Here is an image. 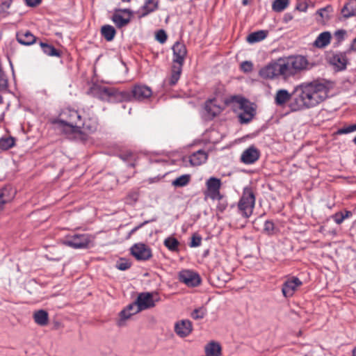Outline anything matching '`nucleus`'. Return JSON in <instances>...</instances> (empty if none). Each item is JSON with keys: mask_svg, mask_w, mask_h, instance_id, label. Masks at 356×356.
<instances>
[{"mask_svg": "<svg viewBox=\"0 0 356 356\" xmlns=\"http://www.w3.org/2000/svg\"><path fill=\"white\" fill-rule=\"evenodd\" d=\"M330 87L323 80L304 82L296 86L289 93L286 89L278 90L275 96V103L279 106L287 102L292 111H303L318 106L328 97Z\"/></svg>", "mask_w": 356, "mask_h": 356, "instance_id": "obj_1", "label": "nucleus"}, {"mask_svg": "<svg viewBox=\"0 0 356 356\" xmlns=\"http://www.w3.org/2000/svg\"><path fill=\"white\" fill-rule=\"evenodd\" d=\"M307 58L302 55L280 57L261 67L259 75L264 79L288 80L312 67Z\"/></svg>", "mask_w": 356, "mask_h": 356, "instance_id": "obj_2", "label": "nucleus"}, {"mask_svg": "<svg viewBox=\"0 0 356 356\" xmlns=\"http://www.w3.org/2000/svg\"><path fill=\"white\" fill-rule=\"evenodd\" d=\"M82 118L83 115L78 111L67 108L62 111L56 123L60 131L72 139L75 134L74 126L79 124Z\"/></svg>", "mask_w": 356, "mask_h": 356, "instance_id": "obj_3", "label": "nucleus"}, {"mask_svg": "<svg viewBox=\"0 0 356 356\" xmlns=\"http://www.w3.org/2000/svg\"><path fill=\"white\" fill-rule=\"evenodd\" d=\"M255 205V195L250 187L243 189L242 196L238 202V207L243 216L249 218Z\"/></svg>", "mask_w": 356, "mask_h": 356, "instance_id": "obj_4", "label": "nucleus"}, {"mask_svg": "<svg viewBox=\"0 0 356 356\" xmlns=\"http://www.w3.org/2000/svg\"><path fill=\"white\" fill-rule=\"evenodd\" d=\"M75 127V134L72 139H84L85 134L94 133L98 127V122L95 117L86 118L83 116L78 126Z\"/></svg>", "mask_w": 356, "mask_h": 356, "instance_id": "obj_5", "label": "nucleus"}, {"mask_svg": "<svg viewBox=\"0 0 356 356\" xmlns=\"http://www.w3.org/2000/svg\"><path fill=\"white\" fill-rule=\"evenodd\" d=\"M160 298L156 292L141 293L138 295L136 302L133 303L136 305V309L134 312H139L154 307L155 302H159Z\"/></svg>", "mask_w": 356, "mask_h": 356, "instance_id": "obj_6", "label": "nucleus"}, {"mask_svg": "<svg viewBox=\"0 0 356 356\" xmlns=\"http://www.w3.org/2000/svg\"><path fill=\"white\" fill-rule=\"evenodd\" d=\"M92 241V237L87 234H74L67 236L63 243L74 249H83L89 247Z\"/></svg>", "mask_w": 356, "mask_h": 356, "instance_id": "obj_7", "label": "nucleus"}, {"mask_svg": "<svg viewBox=\"0 0 356 356\" xmlns=\"http://www.w3.org/2000/svg\"><path fill=\"white\" fill-rule=\"evenodd\" d=\"M206 191L204 192L205 197H209L212 200H221L223 195L220 193V188L222 186L221 180L218 178L211 177L206 183Z\"/></svg>", "mask_w": 356, "mask_h": 356, "instance_id": "obj_8", "label": "nucleus"}, {"mask_svg": "<svg viewBox=\"0 0 356 356\" xmlns=\"http://www.w3.org/2000/svg\"><path fill=\"white\" fill-rule=\"evenodd\" d=\"M236 102L241 109L238 118L241 123H248L252 120L255 115V110L252 104L243 97H238Z\"/></svg>", "mask_w": 356, "mask_h": 356, "instance_id": "obj_9", "label": "nucleus"}, {"mask_svg": "<svg viewBox=\"0 0 356 356\" xmlns=\"http://www.w3.org/2000/svg\"><path fill=\"white\" fill-rule=\"evenodd\" d=\"M302 285V281L297 277H288L282 284V292L285 298H291L299 287Z\"/></svg>", "mask_w": 356, "mask_h": 356, "instance_id": "obj_10", "label": "nucleus"}, {"mask_svg": "<svg viewBox=\"0 0 356 356\" xmlns=\"http://www.w3.org/2000/svg\"><path fill=\"white\" fill-rule=\"evenodd\" d=\"M93 92L99 99L104 101H112L118 96H122V92L115 88L102 86L95 87Z\"/></svg>", "mask_w": 356, "mask_h": 356, "instance_id": "obj_11", "label": "nucleus"}, {"mask_svg": "<svg viewBox=\"0 0 356 356\" xmlns=\"http://www.w3.org/2000/svg\"><path fill=\"white\" fill-rule=\"evenodd\" d=\"M131 252L138 261H146L152 257L151 248L143 243L134 244L131 248Z\"/></svg>", "mask_w": 356, "mask_h": 356, "instance_id": "obj_12", "label": "nucleus"}, {"mask_svg": "<svg viewBox=\"0 0 356 356\" xmlns=\"http://www.w3.org/2000/svg\"><path fill=\"white\" fill-rule=\"evenodd\" d=\"M179 280L190 287H195L201 282L200 275L191 270H183L179 273Z\"/></svg>", "mask_w": 356, "mask_h": 356, "instance_id": "obj_13", "label": "nucleus"}, {"mask_svg": "<svg viewBox=\"0 0 356 356\" xmlns=\"http://www.w3.org/2000/svg\"><path fill=\"white\" fill-rule=\"evenodd\" d=\"M174 64L183 65L187 50L184 44L177 42L172 47Z\"/></svg>", "mask_w": 356, "mask_h": 356, "instance_id": "obj_14", "label": "nucleus"}, {"mask_svg": "<svg viewBox=\"0 0 356 356\" xmlns=\"http://www.w3.org/2000/svg\"><path fill=\"white\" fill-rule=\"evenodd\" d=\"M204 109L208 118H213L222 112L223 104L216 99H209L205 103Z\"/></svg>", "mask_w": 356, "mask_h": 356, "instance_id": "obj_15", "label": "nucleus"}, {"mask_svg": "<svg viewBox=\"0 0 356 356\" xmlns=\"http://www.w3.org/2000/svg\"><path fill=\"white\" fill-rule=\"evenodd\" d=\"M193 330L192 323L187 319L181 320L175 325V332L180 337L188 336Z\"/></svg>", "mask_w": 356, "mask_h": 356, "instance_id": "obj_16", "label": "nucleus"}, {"mask_svg": "<svg viewBox=\"0 0 356 356\" xmlns=\"http://www.w3.org/2000/svg\"><path fill=\"white\" fill-rule=\"evenodd\" d=\"M259 151L255 147L250 146L243 151L241 160L245 164H252L259 159Z\"/></svg>", "mask_w": 356, "mask_h": 356, "instance_id": "obj_17", "label": "nucleus"}, {"mask_svg": "<svg viewBox=\"0 0 356 356\" xmlns=\"http://www.w3.org/2000/svg\"><path fill=\"white\" fill-rule=\"evenodd\" d=\"M134 97L138 100L143 101L152 96V92L150 88L143 85H136L132 89Z\"/></svg>", "mask_w": 356, "mask_h": 356, "instance_id": "obj_18", "label": "nucleus"}, {"mask_svg": "<svg viewBox=\"0 0 356 356\" xmlns=\"http://www.w3.org/2000/svg\"><path fill=\"white\" fill-rule=\"evenodd\" d=\"M16 39L19 43L26 46L31 45L36 42V37L29 31L17 32Z\"/></svg>", "mask_w": 356, "mask_h": 356, "instance_id": "obj_19", "label": "nucleus"}, {"mask_svg": "<svg viewBox=\"0 0 356 356\" xmlns=\"http://www.w3.org/2000/svg\"><path fill=\"white\" fill-rule=\"evenodd\" d=\"M207 159V153L203 149H200L189 156V162L193 166H198L204 163Z\"/></svg>", "mask_w": 356, "mask_h": 356, "instance_id": "obj_20", "label": "nucleus"}, {"mask_svg": "<svg viewBox=\"0 0 356 356\" xmlns=\"http://www.w3.org/2000/svg\"><path fill=\"white\" fill-rule=\"evenodd\" d=\"M15 195V190L11 186H6L0 190V211L3 208V205L11 201Z\"/></svg>", "mask_w": 356, "mask_h": 356, "instance_id": "obj_21", "label": "nucleus"}, {"mask_svg": "<svg viewBox=\"0 0 356 356\" xmlns=\"http://www.w3.org/2000/svg\"><path fill=\"white\" fill-rule=\"evenodd\" d=\"M330 63L337 70H342L346 67L348 59L343 53L334 54L330 60Z\"/></svg>", "mask_w": 356, "mask_h": 356, "instance_id": "obj_22", "label": "nucleus"}, {"mask_svg": "<svg viewBox=\"0 0 356 356\" xmlns=\"http://www.w3.org/2000/svg\"><path fill=\"white\" fill-rule=\"evenodd\" d=\"M159 2L156 0H146L144 5L138 10L139 17H145L158 8Z\"/></svg>", "mask_w": 356, "mask_h": 356, "instance_id": "obj_23", "label": "nucleus"}, {"mask_svg": "<svg viewBox=\"0 0 356 356\" xmlns=\"http://www.w3.org/2000/svg\"><path fill=\"white\" fill-rule=\"evenodd\" d=\"M123 13L128 14V17H123L120 13H115L113 16V21L115 24V25L120 28L124 26L127 25L130 21V15L131 12L129 9H124L121 10Z\"/></svg>", "mask_w": 356, "mask_h": 356, "instance_id": "obj_24", "label": "nucleus"}, {"mask_svg": "<svg viewBox=\"0 0 356 356\" xmlns=\"http://www.w3.org/2000/svg\"><path fill=\"white\" fill-rule=\"evenodd\" d=\"M136 305L134 304H130L127 306V307L123 309L120 314V320L118 322V325L119 326H123L124 325V321L131 317L133 314H136L137 312H134L136 309Z\"/></svg>", "mask_w": 356, "mask_h": 356, "instance_id": "obj_25", "label": "nucleus"}, {"mask_svg": "<svg viewBox=\"0 0 356 356\" xmlns=\"http://www.w3.org/2000/svg\"><path fill=\"white\" fill-rule=\"evenodd\" d=\"M341 14L345 18H349L356 14V0H349L341 9Z\"/></svg>", "mask_w": 356, "mask_h": 356, "instance_id": "obj_26", "label": "nucleus"}, {"mask_svg": "<svg viewBox=\"0 0 356 356\" xmlns=\"http://www.w3.org/2000/svg\"><path fill=\"white\" fill-rule=\"evenodd\" d=\"M331 39V34L328 31H325L318 35L314 41V45L319 48L326 47L330 44Z\"/></svg>", "mask_w": 356, "mask_h": 356, "instance_id": "obj_27", "label": "nucleus"}, {"mask_svg": "<svg viewBox=\"0 0 356 356\" xmlns=\"http://www.w3.org/2000/svg\"><path fill=\"white\" fill-rule=\"evenodd\" d=\"M268 35V32L266 31L261 30L258 31H255L249 34L247 37V41L250 44L256 43L264 40Z\"/></svg>", "mask_w": 356, "mask_h": 356, "instance_id": "obj_28", "label": "nucleus"}, {"mask_svg": "<svg viewBox=\"0 0 356 356\" xmlns=\"http://www.w3.org/2000/svg\"><path fill=\"white\" fill-rule=\"evenodd\" d=\"M182 66L181 65L173 64L169 80L170 85L174 86L177 83L181 74Z\"/></svg>", "mask_w": 356, "mask_h": 356, "instance_id": "obj_29", "label": "nucleus"}, {"mask_svg": "<svg viewBox=\"0 0 356 356\" xmlns=\"http://www.w3.org/2000/svg\"><path fill=\"white\" fill-rule=\"evenodd\" d=\"M221 348L218 343L211 342L205 347L207 356H220Z\"/></svg>", "mask_w": 356, "mask_h": 356, "instance_id": "obj_30", "label": "nucleus"}, {"mask_svg": "<svg viewBox=\"0 0 356 356\" xmlns=\"http://www.w3.org/2000/svg\"><path fill=\"white\" fill-rule=\"evenodd\" d=\"M35 322L40 325H45L48 323V314L44 310H39L33 314Z\"/></svg>", "mask_w": 356, "mask_h": 356, "instance_id": "obj_31", "label": "nucleus"}, {"mask_svg": "<svg viewBox=\"0 0 356 356\" xmlns=\"http://www.w3.org/2000/svg\"><path fill=\"white\" fill-rule=\"evenodd\" d=\"M115 33V29L111 25H104L101 29V33L107 41L113 40Z\"/></svg>", "mask_w": 356, "mask_h": 356, "instance_id": "obj_32", "label": "nucleus"}, {"mask_svg": "<svg viewBox=\"0 0 356 356\" xmlns=\"http://www.w3.org/2000/svg\"><path fill=\"white\" fill-rule=\"evenodd\" d=\"M164 245L172 252H178L179 247V242L177 239L172 236H169L164 240Z\"/></svg>", "mask_w": 356, "mask_h": 356, "instance_id": "obj_33", "label": "nucleus"}, {"mask_svg": "<svg viewBox=\"0 0 356 356\" xmlns=\"http://www.w3.org/2000/svg\"><path fill=\"white\" fill-rule=\"evenodd\" d=\"M40 46L44 54L49 56H59L58 51L51 44L44 42H40Z\"/></svg>", "mask_w": 356, "mask_h": 356, "instance_id": "obj_34", "label": "nucleus"}, {"mask_svg": "<svg viewBox=\"0 0 356 356\" xmlns=\"http://www.w3.org/2000/svg\"><path fill=\"white\" fill-rule=\"evenodd\" d=\"M15 140L13 137H2L0 138V149L8 150L15 145Z\"/></svg>", "mask_w": 356, "mask_h": 356, "instance_id": "obj_35", "label": "nucleus"}, {"mask_svg": "<svg viewBox=\"0 0 356 356\" xmlns=\"http://www.w3.org/2000/svg\"><path fill=\"white\" fill-rule=\"evenodd\" d=\"M289 5V0H275L272 4V9L277 13H280Z\"/></svg>", "mask_w": 356, "mask_h": 356, "instance_id": "obj_36", "label": "nucleus"}, {"mask_svg": "<svg viewBox=\"0 0 356 356\" xmlns=\"http://www.w3.org/2000/svg\"><path fill=\"white\" fill-rule=\"evenodd\" d=\"M190 179L189 175H183L173 180L172 184L175 187H183L189 183Z\"/></svg>", "mask_w": 356, "mask_h": 356, "instance_id": "obj_37", "label": "nucleus"}, {"mask_svg": "<svg viewBox=\"0 0 356 356\" xmlns=\"http://www.w3.org/2000/svg\"><path fill=\"white\" fill-rule=\"evenodd\" d=\"M332 11V8L331 6H326L325 8H321L316 11V14L319 15L322 19L327 20L330 18V13Z\"/></svg>", "mask_w": 356, "mask_h": 356, "instance_id": "obj_38", "label": "nucleus"}, {"mask_svg": "<svg viewBox=\"0 0 356 356\" xmlns=\"http://www.w3.org/2000/svg\"><path fill=\"white\" fill-rule=\"evenodd\" d=\"M8 88V81L5 72L0 68V91H5Z\"/></svg>", "mask_w": 356, "mask_h": 356, "instance_id": "obj_39", "label": "nucleus"}, {"mask_svg": "<svg viewBox=\"0 0 356 356\" xmlns=\"http://www.w3.org/2000/svg\"><path fill=\"white\" fill-rule=\"evenodd\" d=\"M206 314H207V309L204 307H202L195 309L191 313V317L195 320L202 319L204 317Z\"/></svg>", "mask_w": 356, "mask_h": 356, "instance_id": "obj_40", "label": "nucleus"}, {"mask_svg": "<svg viewBox=\"0 0 356 356\" xmlns=\"http://www.w3.org/2000/svg\"><path fill=\"white\" fill-rule=\"evenodd\" d=\"M139 197V193L137 191H131L126 198V202L129 204H135Z\"/></svg>", "mask_w": 356, "mask_h": 356, "instance_id": "obj_41", "label": "nucleus"}, {"mask_svg": "<svg viewBox=\"0 0 356 356\" xmlns=\"http://www.w3.org/2000/svg\"><path fill=\"white\" fill-rule=\"evenodd\" d=\"M356 131V124H350L347 127H344L343 128L339 129L337 131V134H347L352 132Z\"/></svg>", "mask_w": 356, "mask_h": 356, "instance_id": "obj_42", "label": "nucleus"}, {"mask_svg": "<svg viewBox=\"0 0 356 356\" xmlns=\"http://www.w3.org/2000/svg\"><path fill=\"white\" fill-rule=\"evenodd\" d=\"M275 225L270 220H266L264 225V232L268 234L272 235L275 233Z\"/></svg>", "mask_w": 356, "mask_h": 356, "instance_id": "obj_43", "label": "nucleus"}, {"mask_svg": "<svg viewBox=\"0 0 356 356\" xmlns=\"http://www.w3.org/2000/svg\"><path fill=\"white\" fill-rule=\"evenodd\" d=\"M131 264L126 259H120L116 264V268L120 270H125L130 268Z\"/></svg>", "mask_w": 356, "mask_h": 356, "instance_id": "obj_44", "label": "nucleus"}, {"mask_svg": "<svg viewBox=\"0 0 356 356\" xmlns=\"http://www.w3.org/2000/svg\"><path fill=\"white\" fill-rule=\"evenodd\" d=\"M156 39L160 43L163 44L167 40V35L163 30H159L156 34Z\"/></svg>", "mask_w": 356, "mask_h": 356, "instance_id": "obj_45", "label": "nucleus"}, {"mask_svg": "<svg viewBox=\"0 0 356 356\" xmlns=\"http://www.w3.org/2000/svg\"><path fill=\"white\" fill-rule=\"evenodd\" d=\"M202 243V238L199 235L194 234L191 238V241L190 243V246L195 248L199 247Z\"/></svg>", "mask_w": 356, "mask_h": 356, "instance_id": "obj_46", "label": "nucleus"}, {"mask_svg": "<svg viewBox=\"0 0 356 356\" xmlns=\"http://www.w3.org/2000/svg\"><path fill=\"white\" fill-rule=\"evenodd\" d=\"M346 35V31L343 29H339L335 31L334 37L337 40L338 42H341L344 40Z\"/></svg>", "mask_w": 356, "mask_h": 356, "instance_id": "obj_47", "label": "nucleus"}, {"mask_svg": "<svg viewBox=\"0 0 356 356\" xmlns=\"http://www.w3.org/2000/svg\"><path fill=\"white\" fill-rule=\"evenodd\" d=\"M253 65L250 61H244L241 64V70L245 72H251Z\"/></svg>", "mask_w": 356, "mask_h": 356, "instance_id": "obj_48", "label": "nucleus"}, {"mask_svg": "<svg viewBox=\"0 0 356 356\" xmlns=\"http://www.w3.org/2000/svg\"><path fill=\"white\" fill-rule=\"evenodd\" d=\"M296 9L301 12H306L307 10V3L305 1H299L296 5Z\"/></svg>", "mask_w": 356, "mask_h": 356, "instance_id": "obj_49", "label": "nucleus"}, {"mask_svg": "<svg viewBox=\"0 0 356 356\" xmlns=\"http://www.w3.org/2000/svg\"><path fill=\"white\" fill-rule=\"evenodd\" d=\"M333 219L337 224H338V225L341 224L343 222V221L344 220L343 213L342 212H339V213H335L333 216Z\"/></svg>", "mask_w": 356, "mask_h": 356, "instance_id": "obj_50", "label": "nucleus"}, {"mask_svg": "<svg viewBox=\"0 0 356 356\" xmlns=\"http://www.w3.org/2000/svg\"><path fill=\"white\" fill-rule=\"evenodd\" d=\"M12 0H6L0 5V13L6 12L10 6Z\"/></svg>", "mask_w": 356, "mask_h": 356, "instance_id": "obj_51", "label": "nucleus"}, {"mask_svg": "<svg viewBox=\"0 0 356 356\" xmlns=\"http://www.w3.org/2000/svg\"><path fill=\"white\" fill-rule=\"evenodd\" d=\"M150 221L149 220H146V221H144L143 222L140 223V225H138V226H136L135 227H134L129 232V236H131L132 234H134L136 231H138L140 228L143 227L145 225L147 224L148 222H149Z\"/></svg>", "mask_w": 356, "mask_h": 356, "instance_id": "obj_52", "label": "nucleus"}, {"mask_svg": "<svg viewBox=\"0 0 356 356\" xmlns=\"http://www.w3.org/2000/svg\"><path fill=\"white\" fill-rule=\"evenodd\" d=\"M219 201H220V202L218 203V204L217 206V209L218 211H220V212H222L227 208V204L226 202L222 201V200H219Z\"/></svg>", "mask_w": 356, "mask_h": 356, "instance_id": "obj_53", "label": "nucleus"}, {"mask_svg": "<svg viewBox=\"0 0 356 356\" xmlns=\"http://www.w3.org/2000/svg\"><path fill=\"white\" fill-rule=\"evenodd\" d=\"M25 1H26V3L28 6L34 7V6H36L37 5H38L39 3H40L42 0H25Z\"/></svg>", "mask_w": 356, "mask_h": 356, "instance_id": "obj_54", "label": "nucleus"}, {"mask_svg": "<svg viewBox=\"0 0 356 356\" xmlns=\"http://www.w3.org/2000/svg\"><path fill=\"white\" fill-rule=\"evenodd\" d=\"M349 51H356V38L353 39L350 46Z\"/></svg>", "mask_w": 356, "mask_h": 356, "instance_id": "obj_55", "label": "nucleus"}, {"mask_svg": "<svg viewBox=\"0 0 356 356\" xmlns=\"http://www.w3.org/2000/svg\"><path fill=\"white\" fill-rule=\"evenodd\" d=\"M350 216H352V212L351 211H346L345 213H343L344 220L348 218H350Z\"/></svg>", "mask_w": 356, "mask_h": 356, "instance_id": "obj_56", "label": "nucleus"}, {"mask_svg": "<svg viewBox=\"0 0 356 356\" xmlns=\"http://www.w3.org/2000/svg\"><path fill=\"white\" fill-rule=\"evenodd\" d=\"M291 18H292V17L289 15H286V16H285L286 21L291 19Z\"/></svg>", "mask_w": 356, "mask_h": 356, "instance_id": "obj_57", "label": "nucleus"}, {"mask_svg": "<svg viewBox=\"0 0 356 356\" xmlns=\"http://www.w3.org/2000/svg\"><path fill=\"white\" fill-rule=\"evenodd\" d=\"M353 356H356V348L353 350Z\"/></svg>", "mask_w": 356, "mask_h": 356, "instance_id": "obj_58", "label": "nucleus"}, {"mask_svg": "<svg viewBox=\"0 0 356 356\" xmlns=\"http://www.w3.org/2000/svg\"><path fill=\"white\" fill-rule=\"evenodd\" d=\"M248 3V0H243V4L246 5Z\"/></svg>", "mask_w": 356, "mask_h": 356, "instance_id": "obj_59", "label": "nucleus"}, {"mask_svg": "<svg viewBox=\"0 0 356 356\" xmlns=\"http://www.w3.org/2000/svg\"><path fill=\"white\" fill-rule=\"evenodd\" d=\"M3 103V97L2 96L0 95V104Z\"/></svg>", "mask_w": 356, "mask_h": 356, "instance_id": "obj_60", "label": "nucleus"}, {"mask_svg": "<svg viewBox=\"0 0 356 356\" xmlns=\"http://www.w3.org/2000/svg\"><path fill=\"white\" fill-rule=\"evenodd\" d=\"M122 2H130L131 0H121Z\"/></svg>", "mask_w": 356, "mask_h": 356, "instance_id": "obj_61", "label": "nucleus"}, {"mask_svg": "<svg viewBox=\"0 0 356 356\" xmlns=\"http://www.w3.org/2000/svg\"><path fill=\"white\" fill-rule=\"evenodd\" d=\"M353 143L356 145V136L355 137V138L353 139Z\"/></svg>", "mask_w": 356, "mask_h": 356, "instance_id": "obj_62", "label": "nucleus"}]
</instances>
